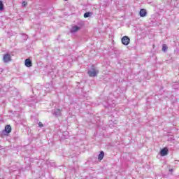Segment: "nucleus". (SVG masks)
Listing matches in <instances>:
<instances>
[{
  "label": "nucleus",
  "mask_w": 179,
  "mask_h": 179,
  "mask_svg": "<svg viewBox=\"0 0 179 179\" xmlns=\"http://www.w3.org/2000/svg\"><path fill=\"white\" fill-rule=\"evenodd\" d=\"M87 73L90 78H96V76H97V73H99V71L96 69L94 66H92V68L88 71Z\"/></svg>",
  "instance_id": "f03ea898"
},
{
  "label": "nucleus",
  "mask_w": 179,
  "mask_h": 179,
  "mask_svg": "<svg viewBox=\"0 0 179 179\" xmlns=\"http://www.w3.org/2000/svg\"><path fill=\"white\" fill-rule=\"evenodd\" d=\"M0 10H3V2L0 1Z\"/></svg>",
  "instance_id": "f8f14e48"
},
{
  "label": "nucleus",
  "mask_w": 179,
  "mask_h": 179,
  "mask_svg": "<svg viewBox=\"0 0 179 179\" xmlns=\"http://www.w3.org/2000/svg\"><path fill=\"white\" fill-rule=\"evenodd\" d=\"M162 51H164V52L167 51V45L164 44L162 45Z\"/></svg>",
  "instance_id": "ddd939ff"
},
{
  "label": "nucleus",
  "mask_w": 179,
  "mask_h": 179,
  "mask_svg": "<svg viewBox=\"0 0 179 179\" xmlns=\"http://www.w3.org/2000/svg\"><path fill=\"white\" fill-rule=\"evenodd\" d=\"M22 6L24 8V7L27 6V3L26 1H23L22 3Z\"/></svg>",
  "instance_id": "4468645a"
},
{
  "label": "nucleus",
  "mask_w": 179,
  "mask_h": 179,
  "mask_svg": "<svg viewBox=\"0 0 179 179\" xmlns=\"http://www.w3.org/2000/svg\"><path fill=\"white\" fill-rule=\"evenodd\" d=\"M131 43V39L129 37L125 36L122 38V43L123 45H128Z\"/></svg>",
  "instance_id": "7ed1b4c3"
},
{
  "label": "nucleus",
  "mask_w": 179,
  "mask_h": 179,
  "mask_svg": "<svg viewBox=\"0 0 179 179\" xmlns=\"http://www.w3.org/2000/svg\"><path fill=\"white\" fill-rule=\"evenodd\" d=\"M24 64L25 66H27V68H31V66H33V63L31 62V59H25Z\"/></svg>",
  "instance_id": "423d86ee"
},
{
  "label": "nucleus",
  "mask_w": 179,
  "mask_h": 179,
  "mask_svg": "<svg viewBox=\"0 0 179 179\" xmlns=\"http://www.w3.org/2000/svg\"><path fill=\"white\" fill-rule=\"evenodd\" d=\"M3 61L5 63H8V62H10L11 61L10 55L9 53L4 55L3 57Z\"/></svg>",
  "instance_id": "20e7f679"
},
{
  "label": "nucleus",
  "mask_w": 179,
  "mask_h": 179,
  "mask_svg": "<svg viewBox=\"0 0 179 179\" xmlns=\"http://www.w3.org/2000/svg\"><path fill=\"white\" fill-rule=\"evenodd\" d=\"M160 155L161 156H167V155H169V149H167V148H164L161 150Z\"/></svg>",
  "instance_id": "0eeeda50"
},
{
  "label": "nucleus",
  "mask_w": 179,
  "mask_h": 179,
  "mask_svg": "<svg viewBox=\"0 0 179 179\" xmlns=\"http://www.w3.org/2000/svg\"><path fill=\"white\" fill-rule=\"evenodd\" d=\"M169 171H170L171 173H173V169H169Z\"/></svg>",
  "instance_id": "dca6fc26"
},
{
  "label": "nucleus",
  "mask_w": 179,
  "mask_h": 179,
  "mask_svg": "<svg viewBox=\"0 0 179 179\" xmlns=\"http://www.w3.org/2000/svg\"><path fill=\"white\" fill-rule=\"evenodd\" d=\"M139 13H140L141 17H145V16H146V15H148V11H146L145 9L142 8V9H141Z\"/></svg>",
  "instance_id": "6e6552de"
},
{
  "label": "nucleus",
  "mask_w": 179,
  "mask_h": 179,
  "mask_svg": "<svg viewBox=\"0 0 179 179\" xmlns=\"http://www.w3.org/2000/svg\"><path fill=\"white\" fill-rule=\"evenodd\" d=\"M38 127H40V128H43V127H44V124H43V123H41V122H40L38 123Z\"/></svg>",
  "instance_id": "2eb2a0df"
},
{
  "label": "nucleus",
  "mask_w": 179,
  "mask_h": 179,
  "mask_svg": "<svg viewBox=\"0 0 179 179\" xmlns=\"http://www.w3.org/2000/svg\"><path fill=\"white\" fill-rule=\"evenodd\" d=\"M92 15H93L92 13L87 12V13H84V17H85V18L90 17V16H92Z\"/></svg>",
  "instance_id": "9b49d317"
},
{
  "label": "nucleus",
  "mask_w": 179,
  "mask_h": 179,
  "mask_svg": "<svg viewBox=\"0 0 179 179\" xmlns=\"http://www.w3.org/2000/svg\"><path fill=\"white\" fill-rule=\"evenodd\" d=\"M62 110L59 108L57 109H55L54 112H53V115H55V117H61L62 115Z\"/></svg>",
  "instance_id": "39448f33"
},
{
  "label": "nucleus",
  "mask_w": 179,
  "mask_h": 179,
  "mask_svg": "<svg viewBox=\"0 0 179 179\" xmlns=\"http://www.w3.org/2000/svg\"><path fill=\"white\" fill-rule=\"evenodd\" d=\"M64 1H68V0H64Z\"/></svg>",
  "instance_id": "f3484780"
},
{
  "label": "nucleus",
  "mask_w": 179,
  "mask_h": 179,
  "mask_svg": "<svg viewBox=\"0 0 179 179\" xmlns=\"http://www.w3.org/2000/svg\"><path fill=\"white\" fill-rule=\"evenodd\" d=\"M78 30H80V27L78 26H74L71 29V33H76V31H78Z\"/></svg>",
  "instance_id": "1a4fd4ad"
},
{
  "label": "nucleus",
  "mask_w": 179,
  "mask_h": 179,
  "mask_svg": "<svg viewBox=\"0 0 179 179\" xmlns=\"http://www.w3.org/2000/svg\"><path fill=\"white\" fill-rule=\"evenodd\" d=\"M12 132V127L10 124H7L5 127V129L1 132L0 135L1 137L8 136L9 134Z\"/></svg>",
  "instance_id": "f257e3e1"
},
{
  "label": "nucleus",
  "mask_w": 179,
  "mask_h": 179,
  "mask_svg": "<svg viewBox=\"0 0 179 179\" xmlns=\"http://www.w3.org/2000/svg\"><path fill=\"white\" fill-rule=\"evenodd\" d=\"M103 159H104V151H101L98 155V160H99V162H101Z\"/></svg>",
  "instance_id": "9d476101"
}]
</instances>
